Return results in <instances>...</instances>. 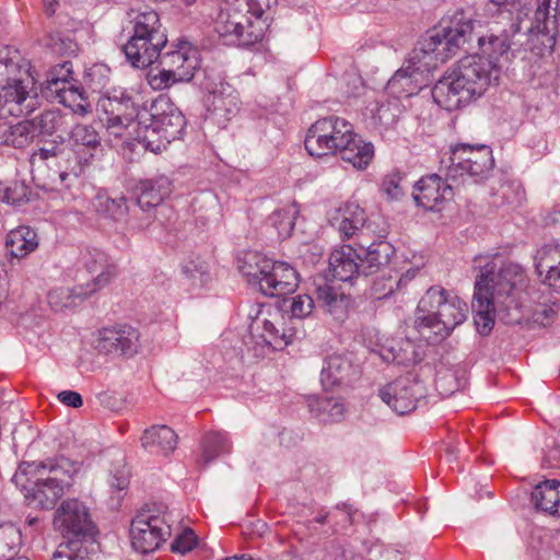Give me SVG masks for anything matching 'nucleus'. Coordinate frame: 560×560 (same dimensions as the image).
<instances>
[{
  "instance_id": "f257e3e1",
  "label": "nucleus",
  "mask_w": 560,
  "mask_h": 560,
  "mask_svg": "<svg viewBox=\"0 0 560 560\" xmlns=\"http://www.w3.org/2000/svg\"><path fill=\"white\" fill-rule=\"evenodd\" d=\"M455 26L452 18H443L418 42L402 66L388 80L385 91L400 101L418 94L431 82V74L439 63L453 56Z\"/></svg>"
},
{
  "instance_id": "f03ea898",
  "label": "nucleus",
  "mask_w": 560,
  "mask_h": 560,
  "mask_svg": "<svg viewBox=\"0 0 560 560\" xmlns=\"http://www.w3.org/2000/svg\"><path fill=\"white\" fill-rule=\"evenodd\" d=\"M310 155L323 158L339 155L357 170H365L374 156V147L355 133L352 124L339 116L317 119L304 140Z\"/></svg>"
},
{
  "instance_id": "7ed1b4c3",
  "label": "nucleus",
  "mask_w": 560,
  "mask_h": 560,
  "mask_svg": "<svg viewBox=\"0 0 560 560\" xmlns=\"http://www.w3.org/2000/svg\"><path fill=\"white\" fill-rule=\"evenodd\" d=\"M524 281V272L520 265L504 264L493 272L487 265L475 283L471 311L477 331L481 336L491 332L494 326L495 306L510 308L515 304L514 292Z\"/></svg>"
},
{
  "instance_id": "20e7f679",
  "label": "nucleus",
  "mask_w": 560,
  "mask_h": 560,
  "mask_svg": "<svg viewBox=\"0 0 560 560\" xmlns=\"http://www.w3.org/2000/svg\"><path fill=\"white\" fill-rule=\"evenodd\" d=\"M28 63L20 51L10 46L0 47V117H20L33 113L37 94L28 88Z\"/></svg>"
},
{
  "instance_id": "39448f33",
  "label": "nucleus",
  "mask_w": 560,
  "mask_h": 560,
  "mask_svg": "<svg viewBox=\"0 0 560 560\" xmlns=\"http://www.w3.org/2000/svg\"><path fill=\"white\" fill-rule=\"evenodd\" d=\"M20 468L32 483L26 498H31L40 509L51 510L72 486L80 464L59 457L23 463Z\"/></svg>"
},
{
  "instance_id": "423d86ee",
  "label": "nucleus",
  "mask_w": 560,
  "mask_h": 560,
  "mask_svg": "<svg viewBox=\"0 0 560 560\" xmlns=\"http://www.w3.org/2000/svg\"><path fill=\"white\" fill-rule=\"evenodd\" d=\"M129 35L122 49L127 60L136 68H147L160 57L162 48L167 43V37L162 28L160 15L153 9L128 12Z\"/></svg>"
},
{
  "instance_id": "0eeeda50",
  "label": "nucleus",
  "mask_w": 560,
  "mask_h": 560,
  "mask_svg": "<svg viewBox=\"0 0 560 560\" xmlns=\"http://www.w3.org/2000/svg\"><path fill=\"white\" fill-rule=\"evenodd\" d=\"M520 31V23L512 22L509 30L485 34L481 21L472 13L457 12V48L478 52L486 62H491L492 69L501 58L508 57L510 50L523 46V43L514 40Z\"/></svg>"
},
{
  "instance_id": "6e6552de",
  "label": "nucleus",
  "mask_w": 560,
  "mask_h": 560,
  "mask_svg": "<svg viewBox=\"0 0 560 560\" xmlns=\"http://www.w3.org/2000/svg\"><path fill=\"white\" fill-rule=\"evenodd\" d=\"M271 0H228L215 21L214 32L226 45L248 46L264 36V31L254 30L250 18L260 19Z\"/></svg>"
},
{
  "instance_id": "1a4fd4ad",
  "label": "nucleus",
  "mask_w": 560,
  "mask_h": 560,
  "mask_svg": "<svg viewBox=\"0 0 560 560\" xmlns=\"http://www.w3.org/2000/svg\"><path fill=\"white\" fill-rule=\"evenodd\" d=\"M70 148L61 152L60 179L65 183L69 177L78 178L102 153L103 147L98 131L91 125H75L69 136Z\"/></svg>"
},
{
  "instance_id": "9d476101",
  "label": "nucleus",
  "mask_w": 560,
  "mask_h": 560,
  "mask_svg": "<svg viewBox=\"0 0 560 560\" xmlns=\"http://www.w3.org/2000/svg\"><path fill=\"white\" fill-rule=\"evenodd\" d=\"M535 4L526 49L536 55L551 54L560 34V0H536Z\"/></svg>"
},
{
  "instance_id": "9b49d317",
  "label": "nucleus",
  "mask_w": 560,
  "mask_h": 560,
  "mask_svg": "<svg viewBox=\"0 0 560 560\" xmlns=\"http://www.w3.org/2000/svg\"><path fill=\"white\" fill-rule=\"evenodd\" d=\"M184 126L185 117L180 112L172 106H168V110L159 112V104H152L148 110L147 126H142L147 149L152 152L165 149L166 143L180 135Z\"/></svg>"
},
{
  "instance_id": "f8f14e48",
  "label": "nucleus",
  "mask_w": 560,
  "mask_h": 560,
  "mask_svg": "<svg viewBox=\"0 0 560 560\" xmlns=\"http://www.w3.org/2000/svg\"><path fill=\"white\" fill-rule=\"evenodd\" d=\"M491 62H486L478 52L469 51L457 65V107L467 105L481 96L489 83Z\"/></svg>"
},
{
  "instance_id": "ddd939ff",
  "label": "nucleus",
  "mask_w": 560,
  "mask_h": 560,
  "mask_svg": "<svg viewBox=\"0 0 560 560\" xmlns=\"http://www.w3.org/2000/svg\"><path fill=\"white\" fill-rule=\"evenodd\" d=\"M54 525L69 540L68 544L73 546L78 541L93 539L96 534V526L91 520L89 509L78 499H69L61 503L56 512Z\"/></svg>"
},
{
  "instance_id": "4468645a",
  "label": "nucleus",
  "mask_w": 560,
  "mask_h": 560,
  "mask_svg": "<svg viewBox=\"0 0 560 560\" xmlns=\"http://www.w3.org/2000/svg\"><path fill=\"white\" fill-rule=\"evenodd\" d=\"M170 536L171 525L164 515L141 513L130 525L131 545L141 553L156 550Z\"/></svg>"
},
{
  "instance_id": "2eb2a0df",
  "label": "nucleus",
  "mask_w": 560,
  "mask_h": 560,
  "mask_svg": "<svg viewBox=\"0 0 560 560\" xmlns=\"http://www.w3.org/2000/svg\"><path fill=\"white\" fill-rule=\"evenodd\" d=\"M82 269L77 272L81 282L92 294L105 288L118 272L116 264L98 248H88L81 255Z\"/></svg>"
},
{
  "instance_id": "dca6fc26",
  "label": "nucleus",
  "mask_w": 560,
  "mask_h": 560,
  "mask_svg": "<svg viewBox=\"0 0 560 560\" xmlns=\"http://www.w3.org/2000/svg\"><path fill=\"white\" fill-rule=\"evenodd\" d=\"M140 338L138 328L119 323L98 330L96 349L105 354L132 358L139 352Z\"/></svg>"
},
{
  "instance_id": "f3484780",
  "label": "nucleus",
  "mask_w": 560,
  "mask_h": 560,
  "mask_svg": "<svg viewBox=\"0 0 560 560\" xmlns=\"http://www.w3.org/2000/svg\"><path fill=\"white\" fill-rule=\"evenodd\" d=\"M423 396V386L409 377L397 378L380 390L381 399L398 415L413 411Z\"/></svg>"
},
{
  "instance_id": "a211bd4d",
  "label": "nucleus",
  "mask_w": 560,
  "mask_h": 560,
  "mask_svg": "<svg viewBox=\"0 0 560 560\" xmlns=\"http://www.w3.org/2000/svg\"><path fill=\"white\" fill-rule=\"evenodd\" d=\"M412 197L417 206L425 210L440 211L454 197L453 187L441 176H422L413 186Z\"/></svg>"
},
{
  "instance_id": "6ab92c4d",
  "label": "nucleus",
  "mask_w": 560,
  "mask_h": 560,
  "mask_svg": "<svg viewBox=\"0 0 560 560\" xmlns=\"http://www.w3.org/2000/svg\"><path fill=\"white\" fill-rule=\"evenodd\" d=\"M457 176L468 175L475 183L485 178L493 167L490 147L457 143Z\"/></svg>"
},
{
  "instance_id": "aec40b11",
  "label": "nucleus",
  "mask_w": 560,
  "mask_h": 560,
  "mask_svg": "<svg viewBox=\"0 0 560 560\" xmlns=\"http://www.w3.org/2000/svg\"><path fill=\"white\" fill-rule=\"evenodd\" d=\"M160 63L166 67L182 81H189L199 68L200 57L198 49L188 42H179L175 49L160 54Z\"/></svg>"
},
{
  "instance_id": "412c9836",
  "label": "nucleus",
  "mask_w": 560,
  "mask_h": 560,
  "mask_svg": "<svg viewBox=\"0 0 560 560\" xmlns=\"http://www.w3.org/2000/svg\"><path fill=\"white\" fill-rule=\"evenodd\" d=\"M332 226H335L342 240H349L353 236L365 238L370 232V228L365 226L366 215L355 202H345L340 205L329 219Z\"/></svg>"
},
{
  "instance_id": "4be33fe9",
  "label": "nucleus",
  "mask_w": 560,
  "mask_h": 560,
  "mask_svg": "<svg viewBox=\"0 0 560 560\" xmlns=\"http://www.w3.org/2000/svg\"><path fill=\"white\" fill-rule=\"evenodd\" d=\"M51 116L52 114L46 113L32 120H22L16 125L0 122V145H11L18 149L27 147L40 132H49L43 122Z\"/></svg>"
},
{
  "instance_id": "5701e85b",
  "label": "nucleus",
  "mask_w": 560,
  "mask_h": 560,
  "mask_svg": "<svg viewBox=\"0 0 560 560\" xmlns=\"http://www.w3.org/2000/svg\"><path fill=\"white\" fill-rule=\"evenodd\" d=\"M97 110L105 115H116L125 120H137L139 126H147L148 109L140 107L130 95L125 92L120 96H101L97 101Z\"/></svg>"
},
{
  "instance_id": "b1692460",
  "label": "nucleus",
  "mask_w": 560,
  "mask_h": 560,
  "mask_svg": "<svg viewBox=\"0 0 560 560\" xmlns=\"http://www.w3.org/2000/svg\"><path fill=\"white\" fill-rule=\"evenodd\" d=\"M298 283V272L291 265L272 260V269L260 282V291L268 296H280L293 292Z\"/></svg>"
},
{
  "instance_id": "393cba45",
  "label": "nucleus",
  "mask_w": 560,
  "mask_h": 560,
  "mask_svg": "<svg viewBox=\"0 0 560 560\" xmlns=\"http://www.w3.org/2000/svg\"><path fill=\"white\" fill-rule=\"evenodd\" d=\"M357 374V369L347 354L334 353L324 361L320 382L325 390H329L349 384Z\"/></svg>"
},
{
  "instance_id": "a878e982",
  "label": "nucleus",
  "mask_w": 560,
  "mask_h": 560,
  "mask_svg": "<svg viewBox=\"0 0 560 560\" xmlns=\"http://www.w3.org/2000/svg\"><path fill=\"white\" fill-rule=\"evenodd\" d=\"M362 255L351 245L335 248L328 259L329 272L335 279L347 282L362 273Z\"/></svg>"
},
{
  "instance_id": "bb28decb",
  "label": "nucleus",
  "mask_w": 560,
  "mask_h": 560,
  "mask_svg": "<svg viewBox=\"0 0 560 560\" xmlns=\"http://www.w3.org/2000/svg\"><path fill=\"white\" fill-rule=\"evenodd\" d=\"M355 245L359 247V254L362 255V273L364 275L374 273L381 267H385L395 254L394 246L384 240L368 245V241L360 238Z\"/></svg>"
},
{
  "instance_id": "cd10ccee",
  "label": "nucleus",
  "mask_w": 560,
  "mask_h": 560,
  "mask_svg": "<svg viewBox=\"0 0 560 560\" xmlns=\"http://www.w3.org/2000/svg\"><path fill=\"white\" fill-rule=\"evenodd\" d=\"M211 106V113L217 122L225 125L240 113V95L229 83H221L220 88L212 93Z\"/></svg>"
},
{
  "instance_id": "c85d7f7f",
  "label": "nucleus",
  "mask_w": 560,
  "mask_h": 560,
  "mask_svg": "<svg viewBox=\"0 0 560 560\" xmlns=\"http://www.w3.org/2000/svg\"><path fill=\"white\" fill-rule=\"evenodd\" d=\"M316 303L336 319H343L350 304V295L340 287L325 282L316 288Z\"/></svg>"
},
{
  "instance_id": "c756f323",
  "label": "nucleus",
  "mask_w": 560,
  "mask_h": 560,
  "mask_svg": "<svg viewBox=\"0 0 560 560\" xmlns=\"http://www.w3.org/2000/svg\"><path fill=\"white\" fill-rule=\"evenodd\" d=\"M177 434L165 424H154L145 429L141 436L142 446L152 454L168 455L177 446Z\"/></svg>"
},
{
  "instance_id": "7c9ffc66",
  "label": "nucleus",
  "mask_w": 560,
  "mask_h": 560,
  "mask_svg": "<svg viewBox=\"0 0 560 560\" xmlns=\"http://www.w3.org/2000/svg\"><path fill=\"white\" fill-rule=\"evenodd\" d=\"M137 202L142 210H150L162 203L172 191V183L166 176L141 180L137 185Z\"/></svg>"
},
{
  "instance_id": "2f4dec72",
  "label": "nucleus",
  "mask_w": 560,
  "mask_h": 560,
  "mask_svg": "<svg viewBox=\"0 0 560 560\" xmlns=\"http://www.w3.org/2000/svg\"><path fill=\"white\" fill-rule=\"evenodd\" d=\"M441 314L432 312L427 315H418L415 320V329L420 339L428 343H440L447 338L455 327V324H446L440 318Z\"/></svg>"
},
{
  "instance_id": "473e14b6",
  "label": "nucleus",
  "mask_w": 560,
  "mask_h": 560,
  "mask_svg": "<svg viewBox=\"0 0 560 560\" xmlns=\"http://www.w3.org/2000/svg\"><path fill=\"white\" fill-rule=\"evenodd\" d=\"M536 510L552 516H560V481L546 480L532 491Z\"/></svg>"
},
{
  "instance_id": "72a5a7b5",
  "label": "nucleus",
  "mask_w": 560,
  "mask_h": 560,
  "mask_svg": "<svg viewBox=\"0 0 560 560\" xmlns=\"http://www.w3.org/2000/svg\"><path fill=\"white\" fill-rule=\"evenodd\" d=\"M93 295L79 281L73 288H54L47 294V302L52 311L62 312L79 305L81 302Z\"/></svg>"
},
{
  "instance_id": "f704fd0d",
  "label": "nucleus",
  "mask_w": 560,
  "mask_h": 560,
  "mask_svg": "<svg viewBox=\"0 0 560 560\" xmlns=\"http://www.w3.org/2000/svg\"><path fill=\"white\" fill-rule=\"evenodd\" d=\"M38 247V237L30 226H19L5 237V248L12 258L22 259Z\"/></svg>"
},
{
  "instance_id": "c9c22d12",
  "label": "nucleus",
  "mask_w": 560,
  "mask_h": 560,
  "mask_svg": "<svg viewBox=\"0 0 560 560\" xmlns=\"http://www.w3.org/2000/svg\"><path fill=\"white\" fill-rule=\"evenodd\" d=\"M262 313L256 318L252 325L253 330L261 328L260 337L264 342L273 349H282L291 342V334H287L284 329L280 330L278 324L282 320V315L276 312L271 318L261 317Z\"/></svg>"
},
{
  "instance_id": "e433bc0d",
  "label": "nucleus",
  "mask_w": 560,
  "mask_h": 560,
  "mask_svg": "<svg viewBox=\"0 0 560 560\" xmlns=\"http://www.w3.org/2000/svg\"><path fill=\"white\" fill-rule=\"evenodd\" d=\"M238 269L248 282L260 285L268 271L272 269V259L258 252H248L238 260Z\"/></svg>"
},
{
  "instance_id": "4c0bfd02",
  "label": "nucleus",
  "mask_w": 560,
  "mask_h": 560,
  "mask_svg": "<svg viewBox=\"0 0 560 560\" xmlns=\"http://www.w3.org/2000/svg\"><path fill=\"white\" fill-rule=\"evenodd\" d=\"M310 412L322 421H339L345 412L340 399L328 396H312L307 398Z\"/></svg>"
},
{
  "instance_id": "58836bf2",
  "label": "nucleus",
  "mask_w": 560,
  "mask_h": 560,
  "mask_svg": "<svg viewBox=\"0 0 560 560\" xmlns=\"http://www.w3.org/2000/svg\"><path fill=\"white\" fill-rule=\"evenodd\" d=\"M93 207L97 213L114 221H122L128 214L127 199L124 196L114 198L103 190L96 194Z\"/></svg>"
},
{
  "instance_id": "ea45409f",
  "label": "nucleus",
  "mask_w": 560,
  "mask_h": 560,
  "mask_svg": "<svg viewBox=\"0 0 560 560\" xmlns=\"http://www.w3.org/2000/svg\"><path fill=\"white\" fill-rule=\"evenodd\" d=\"M201 448V458L205 464H209L214 458L229 454L231 452L232 444L225 432L211 431L203 435Z\"/></svg>"
},
{
  "instance_id": "a19ab883",
  "label": "nucleus",
  "mask_w": 560,
  "mask_h": 560,
  "mask_svg": "<svg viewBox=\"0 0 560 560\" xmlns=\"http://www.w3.org/2000/svg\"><path fill=\"white\" fill-rule=\"evenodd\" d=\"M370 112L374 126L387 129L396 122L401 113V105L396 98L382 102L377 101L374 106L370 108Z\"/></svg>"
},
{
  "instance_id": "79ce46f5",
  "label": "nucleus",
  "mask_w": 560,
  "mask_h": 560,
  "mask_svg": "<svg viewBox=\"0 0 560 560\" xmlns=\"http://www.w3.org/2000/svg\"><path fill=\"white\" fill-rule=\"evenodd\" d=\"M416 271L408 270L404 275H398L395 272L388 275L387 278L382 277L374 281L373 291L377 295V299H385L396 291L400 290L404 285H406L412 278H415Z\"/></svg>"
},
{
  "instance_id": "37998d69",
  "label": "nucleus",
  "mask_w": 560,
  "mask_h": 560,
  "mask_svg": "<svg viewBox=\"0 0 560 560\" xmlns=\"http://www.w3.org/2000/svg\"><path fill=\"white\" fill-rule=\"evenodd\" d=\"M66 107H69L74 114L84 116L92 110V106L84 94V91L77 86L74 82L67 88L63 93L55 100Z\"/></svg>"
},
{
  "instance_id": "c03bdc74",
  "label": "nucleus",
  "mask_w": 560,
  "mask_h": 560,
  "mask_svg": "<svg viewBox=\"0 0 560 560\" xmlns=\"http://www.w3.org/2000/svg\"><path fill=\"white\" fill-rule=\"evenodd\" d=\"M66 107H69L74 114L84 116L92 110V106L84 94V91L77 86L74 82L67 88L63 93L55 100Z\"/></svg>"
},
{
  "instance_id": "a18cd8bd",
  "label": "nucleus",
  "mask_w": 560,
  "mask_h": 560,
  "mask_svg": "<svg viewBox=\"0 0 560 560\" xmlns=\"http://www.w3.org/2000/svg\"><path fill=\"white\" fill-rule=\"evenodd\" d=\"M560 265V245L546 244L537 249L534 256L535 271L538 278L550 272Z\"/></svg>"
},
{
  "instance_id": "49530a36",
  "label": "nucleus",
  "mask_w": 560,
  "mask_h": 560,
  "mask_svg": "<svg viewBox=\"0 0 560 560\" xmlns=\"http://www.w3.org/2000/svg\"><path fill=\"white\" fill-rule=\"evenodd\" d=\"M455 95V77L447 73L440 79L432 89V97L434 102L445 110L452 112L455 108L453 96Z\"/></svg>"
},
{
  "instance_id": "de8ad7c7",
  "label": "nucleus",
  "mask_w": 560,
  "mask_h": 560,
  "mask_svg": "<svg viewBox=\"0 0 560 560\" xmlns=\"http://www.w3.org/2000/svg\"><path fill=\"white\" fill-rule=\"evenodd\" d=\"M46 47L57 56H73L77 52L78 45L69 36L62 33H52L46 38Z\"/></svg>"
},
{
  "instance_id": "09e8293b",
  "label": "nucleus",
  "mask_w": 560,
  "mask_h": 560,
  "mask_svg": "<svg viewBox=\"0 0 560 560\" xmlns=\"http://www.w3.org/2000/svg\"><path fill=\"white\" fill-rule=\"evenodd\" d=\"M404 179L405 175L401 172L397 170L389 172L382 179V194L392 200L400 199L405 195Z\"/></svg>"
},
{
  "instance_id": "8fccbe9b",
  "label": "nucleus",
  "mask_w": 560,
  "mask_h": 560,
  "mask_svg": "<svg viewBox=\"0 0 560 560\" xmlns=\"http://www.w3.org/2000/svg\"><path fill=\"white\" fill-rule=\"evenodd\" d=\"M447 302V292L442 287H431L419 301V312H439L440 307Z\"/></svg>"
},
{
  "instance_id": "3c124183",
  "label": "nucleus",
  "mask_w": 560,
  "mask_h": 560,
  "mask_svg": "<svg viewBox=\"0 0 560 560\" xmlns=\"http://www.w3.org/2000/svg\"><path fill=\"white\" fill-rule=\"evenodd\" d=\"M295 214L296 211L292 208H284L272 212L269 220L280 237L285 238L291 235Z\"/></svg>"
},
{
  "instance_id": "603ef678",
  "label": "nucleus",
  "mask_w": 560,
  "mask_h": 560,
  "mask_svg": "<svg viewBox=\"0 0 560 560\" xmlns=\"http://www.w3.org/2000/svg\"><path fill=\"white\" fill-rule=\"evenodd\" d=\"M30 187L23 182H12L9 185L0 184V200L11 205H21L28 200Z\"/></svg>"
},
{
  "instance_id": "864d4df0",
  "label": "nucleus",
  "mask_w": 560,
  "mask_h": 560,
  "mask_svg": "<svg viewBox=\"0 0 560 560\" xmlns=\"http://www.w3.org/2000/svg\"><path fill=\"white\" fill-rule=\"evenodd\" d=\"M182 273L195 287L203 285L209 280V267L199 259L187 261L182 268Z\"/></svg>"
},
{
  "instance_id": "5fc2aeb1",
  "label": "nucleus",
  "mask_w": 560,
  "mask_h": 560,
  "mask_svg": "<svg viewBox=\"0 0 560 560\" xmlns=\"http://www.w3.org/2000/svg\"><path fill=\"white\" fill-rule=\"evenodd\" d=\"M149 85L155 91H162L171 88L174 83L180 80L173 75V72H168L166 67H162L161 70H150L147 74Z\"/></svg>"
},
{
  "instance_id": "6e6d98bb",
  "label": "nucleus",
  "mask_w": 560,
  "mask_h": 560,
  "mask_svg": "<svg viewBox=\"0 0 560 560\" xmlns=\"http://www.w3.org/2000/svg\"><path fill=\"white\" fill-rule=\"evenodd\" d=\"M315 307V301L308 294H298L290 300V313L292 317L305 318L310 316Z\"/></svg>"
},
{
  "instance_id": "4d7b16f0",
  "label": "nucleus",
  "mask_w": 560,
  "mask_h": 560,
  "mask_svg": "<svg viewBox=\"0 0 560 560\" xmlns=\"http://www.w3.org/2000/svg\"><path fill=\"white\" fill-rule=\"evenodd\" d=\"M198 544V537L190 528L184 529L176 536L172 542L171 549L173 552L185 555L190 552Z\"/></svg>"
},
{
  "instance_id": "13d9d810",
  "label": "nucleus",
  "mask_w": 560,
  "mask_h": 560,
  "mask_svg": "<svg viewBox=\"0 0 560 560\" xmlns=\"http://www.w3.org/2000/svg\"><path fill=\"white\" fill-rule=\"evenodd\" d=\"M50 560H91L85 547L73 548V545L61 544Z\"/></svg>"
},
{
  "instance_id": "bf43d9fd",
  "label": "nucleus",
  "mask_w": 560,
  "mask_h": 560,
  "mask_svg": "<svg viewBox=\"0 0 560 560\" xmlns=\"http://www.w3.org/2000/svg\"><path fill=\"white\" fill-rule=\"evenodd\" d=\"M516 9V0H489L486 5L488 14L494 15H506L509 20L512 18V13Z\"/></svg>"
},
{
  "instance_id": "052dcab7",
  "label": "nucleus",
  "mask_w": 560,
  "mask_h": 560,
  "mask_svg": "<svg viewBox=\"0 0 560 560\" xmlns=\"http://www.w3.org/2000/svg\"><path fill=\"white\" fill-rule=\"evenodd\" d=\"M129 482H130V470L127 466L122 465V466L116 468L112 472V478H110L109 483L114 490H117V491L126 490L129 486Z\"/></svg>"
},
{
  "instance_id": "680f3d73",
  "label": "nucleus",
  "mask_w": 560,
  "mask_h": 560,
  "mask_svg": "<svg viewBox=\"0 0 560 560\" xmlns=\"http://www.w3.org/2000/svg\"><path fill=\"white\" fill-rule=\"evenodd\" d=\"M72 83L73 82L70 80L46 79L45 93L47 97L55 101L59 94L63 93V91H66Z\"/></svg>"
},
{
  "instance_id": "e2e57ef3",
  "label": "nucleus",
  "mask_w": 560,
  "mask_h": 560,
  "mask_svg": "<svg viewBox=\"0 0 560 560\" xmlns=\"http://www.w3.org/2000/svg\"><path fill=\"white\" fill-rule=\"evenodd\" d=\"M105 118H102V120L105 121V125L107 127V130L116 136L120 137L122 135V131L133 121V120H125L124 117H116V115H105Z\"/></svg>"
},
{
  "instance_id": "0e129e2a",
  "label": "nucleus",
  "mask_w": 560,
  "mask_h": 560,
  "mask_svg": "<svg viewBox=\"0 0 560 560\" xmlns=\"http://www.w3.org/2000/svg\"><path fill=\"white\" fill-rule=\"evenodd\" d=\"M73 70H72V63L70 61H63L62 63H59L51 68V70L47 74V79H62V80H73Z\"/></svg>"
},
{
  "instance_id": "69168bd1",
  "label": "nucleus",
  "mask_w": 560,
  "mask_h": 560,
  "mask_svg": "<svg viewBox=\"0 0 560 560\" xmlns=\"http://www.w3.org/2000/svg\"><path fill=\"white\" fill-rule=\"evenodd\" d=\"M558 311L559 306L555 302L552 304L542 305L535 311V320L540 322V324L542 325H547L550 320L555 318Z\"/></svg>"
},
{
  "instance_id": "338daca9",
  "label": "nucleus",
  "mask_w": 560,
  "mask_h": 560,
  "mask_svg": "<svg viewBox=\"0 0 560 560\" xmlns=\"http://www.w3.org/2000/svg\"><path fill=\"white\" fill-rule=\"evenodd\" d=\"M60 402L68 407L79 408L83 405L82 397L79 393L73 390H63L58 394Z\"/></svg>"
},
{
  "instance_id": "774afa93",
  "label": "nucleus",
  "mask_w": 560,
  "mask_h": 560,
  "mask_svg": "<svg viewBox=\"0 0 560 560\" xmlns=\"http://www.w3.org/2000/svg\"><path fill=\"white\" fill-rule=\"evenodd\" d=\"M540 282L560 292V265L539 278Z\"/></svg>"
}]
</instances>
